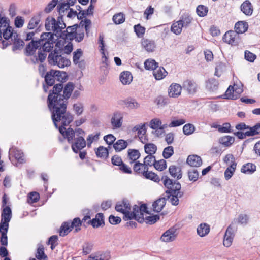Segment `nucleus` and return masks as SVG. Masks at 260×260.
Masks as SVG:
<instances>
[{"mask_svg":"<svg viewBox=\"0 0 260 260\" xmlns=\"http://www.w3.org/2000/svg\"><path fill=\"white\" fill-rule=\"evenodd\" d=\"M74 89V83L70 82L64 86L62 83L56 84L49 90L47 103L55 127H57V121L67 125L70 124L74 119L73 115L67 111L68 100Z\"/></svg>","mask_w":260,"mask_h":260,"instance_id":"f257e3e1","label":"nucleus"},{"mask_svg":"<svg viewBox=\"0 0 260 260\" xmlns=\"http://www.w3.org/2000/svg\"><path fill=\"white\" fill-rule=\"evenodd\" d=\"M69 124L63 125L61 121H57V127L60 133L65 138H67L68 143H72V141L78 140V137L85 136V132L80 128H76L74 130L72 128L69 127L66 129V126Z\"/></svg>","mask_w":260,"mask_h":260,"instance_id":"f03ea898","label":"nucleus"},{"mask_svg":"<svg viewBox=\"0 0 260 260\" xmlns=\"http://www.w3.org/2000/svg\"><path fill=\"white\" fill-rule=\"evenodd\" d=\"M63 51L55 48L53 52H51L48 55V60L49 64L56 65L60 68H63L70 65V61L62 56Z\"/></svg>","mask_w":260,"mask_h":260,"instance_id":"7ed1b4c3","label":"nucleus"},{"mask_svg":"<svg viewBox=\"0 0 260 260\" xmlns=\"http://www.w3.org/2000/svg\"><path fill=\"white\" fill-rule=\"evenodd\" d=\"M45 28L47 30H52L56 35L66 27V23L62 20V16H59L57 20L53 17H48L46 19Z\"/></svg>","mask_w":260,"mask_h":260,"instance_id":"20e7f679","label":"nucleus"},{"mask_svg":"<svg viewBox=\"0 0 260 260\" xmlns=\"http://www.w3.org/2000/svg\"><path fill=\"white\" fill-rule=\"evenodd\" d=\"M40 49L44 52H50L53 48L55 43L53 34L46 32L42 34L39 39Z\"/></svg>","mask_w":260,"mask_h":260,"instance_id":"39448f33","label":"nucleus"},{"mask_svg":"<svg viewBox=\"0 0 260 260\" xmlns=\"http://www.w3.org/2000/svg\"><path fill=\"white\" fill-rule=\"evenodd\" d=\"M161 180L163 181L165 186L167 188L165 192L168 193H173L174 190L176 189L175 187L177 184L180 186L179 191L181 188V184L177 181H173L172 179H170L167 176L164 175L162 176Z\"/></svg>","mask_w":260,"mask_h":260,"instance_id":"423d86ee","label":"nucleus"},{"mask_svg":"<svg viewBox=\"0 0 260 260\" xmlns=\"http://www.w3.org/2000/svg\"><path fill=\"white\" fill-rule=\"evenodd\" d=\"M223 40L229 44L236 46L240 42V38L239 35L235 31L230 30L224 35Z\"/></svg>","mask_w":260,"mask_h":260,"instance_id":"0eeeda50","label":"nucleus"},{"mask_svg":"<svg viewBox=\"0 0 260 260\" xmlns=\"http://www.w3.org/2000/svg\"><path fill=\"white\" fill-rule=\"evenodd\" d=\"M77 24L68 26L65 30L61 29V31L58 34V36L65 40L72 41L73 40V38H75L74 34L77 31Z\"/></svg>","mask_w":260,"mask_h":260,"instance_id":"6e6552de","label":"nucleus"},{"mask_svg":"<svg viewBox=\"0 0 260 260\" xmlns=\"http://www.w3.org/2000/svg\"><path fill=\"white\" fill-rule=\"evenodd\" d=\"M182 88L189 95L193 96L198 91V85L194 81L186 79L182 83Z\"/></svg>","mask_w":260,"mask_h":260,"instance_id":"1a4fd4ad","label":"nucleus"},{"mask_svg":"<svg viewBox=\"0 0 260 260\" xmlns=\"http://www.w3.org/2000/svg\"><path fill=\"white\" fill-rule=\"evenodd\" d=\"M45 84H43V87L45 92L48 91V87L54 85L55 81L56 80L55 76L54 70H51L47 72L44 75Z\"/></svg>","mask_w":260,"mask_h":260,"instance_id":"9d476101","label":"nucleus"},{"mask_svg":"<svg viewBox=\"0 0 260 260\" xmlns=\"http://www.w3.org/2000/svg\"><path fill=\"white\" fill-rule=\"evenodd\" d=\"M235 236L233 222L229 225L224 236L223 245L226 247H230L233 242Z\"/></svg>","mask_w":260,"mask_h":260,"instance_id":"9b49d317","label":"nucleus"},{"mask_svg":"<svg viewBox=\"0 0 260 260\" xmlns=\"http://www.w3.org/2000/svg\"><path fill=\"white\" fill-rule=\"evenodd\" d=\"M180 186L177 184L176 189L174 190L173 193L167 194V199H170V202L172 205L177 206L179 204V198L183 196V192L179 191Z\"/></svg>","mask_w":260,"mask_h":260,"instance_id":"f8f14e48","label":"nucleus"},{"mask_svg":"<svg viewBox=\"0 0 260 260\" xmlns=\"http://www.w3.org/2000/svg\"><path fill=\"white\" fill-rule=\"evenodd\" d=\"M38 49H40V45L39 43V40L35 41L32 40L26 46L24 50V53L26 56H32L33 55L36 51Z\"/></svg>","mask_w":260,"mask_h":260,"instance_id":"ddd939ff","label":"nucleus"},{"mask_svg":"<svg viewBox=\"0 0 260 260\" xmlns=\"http://www.w3.org/2000/svg\"><path fill=\"white\" fill-rule=\"evenodd\" d=\"M176 230L174 228H170L165 232L160 238L161 241L164 242H170L174 241L176 238L177 234Z\"/></svg>","mask_w":260,"mask_h":260,"instance_id":"4468645a","label":"nucleus"},{"mask_svg":"<svg viewBox=\"0 0 260 260\" xmlns=\"http://www.w3.org/2000/svg\"><path fill=\"white\" fill-rule=\"evenodd\" d=\"M182 86L176 83H172L168 89V94L170 97L176 98L181 95Z\"/></svg>","mask_w":260,"mask_h":260,"instance_id":"2eb2a0df","label":"nucleus"},{"mask_svg":"<svg viewBox=\"0 0 260 260\" xmlns=\"http://www.w3.org/2000/svg\"><path fill=\"white\" fill-rule=\"evenodd\" d=\"M72 144V149L73 151L77 153L79 151L82 150L86 146V141L84 137L81 136L78 137V140L75 141H72V143H70Z\"/></svg>","mask_w":260,"mask_h":260,"instance_id":"dca6fc26","label":"nucleus"},{"mask_svg":"<svg viewBox=\"0 0 260 260\" xmlns=\"http://www.w3.org/2000/svg\"><path fill=\"white\" fill-rule=\"evenodd\" d=\"M123 219L125 221L134 219L140 223H143L144 221V218L139 217L136 210H134V207L132 212H130L129 210H127L125 212V213H123Z\"/></svg>","mask_w":260,"mask_h":260,"instance_id":"f3484780","label":"nucleus"},{"mask_svg":"<svg viewBox=\"0 0 260 260\" xmlns=\"http://www.w3.org/2000/svg\"><path fill=\"white\" fill-rule=\"evenodd\" d=\"M122 114L120 112H116L114 113L111 120V124L113 128H120L122 125Z\"/></svg>","mask_w":260,"mask_h":260,"instance_id":"a211bd4d","label":"nucleus"},{"mask_svg":"<svg viewBox=\"0 0 260 260\" xmlns=\"http://www.w3.org/2000/svg\"><path fill=\"white\" fill-rule=\"evenodd\" d=\"M13 47L12 50L15 52L17 50H21L24 46V42L23 40L21 39L19 35L17 33L14 34L13 36Z\"/></svg>","mask_w":260,"mask_h":260,"instance_id":"6ab92c4d","label":"nucleus"},{"mask_svg":"<svg viewBox=\"0 0 260 260\" xmlns=\"http://www.w3.org/2000/svg\"><path fill=\"white\" fill-rule=\"evenodd\" d=\"M130 203L127 199H123L121 202H118L115 206V210L123 214L125 213L126 211L130 210Z\"/></svg>","mask_w":260,"mask_h":260,"instance_id":"aec40b11","label":"nucleus"},{"mask_svg":"<svg viewBox=\"0 0 260 260\" xmlns=\"http://www.w3.org/2000/svg\"><path fill=\"white\" fill-rule=\"evenodd\" d=\"M143 47L148 52H153L156 48L155 41L148 39H143L141 42Z\"/></svg>","mask_w":260,"mask_h":260,"instance_id":"412c9836","label":"nucleus"},{"mask_svg":"<svg viewBox=\"0 0 260 260\" xmlns=\"http://www.w3.org/2000/svg\"><path fill=\"white\" fill-rule=\"evenodd\" d=\"M88 224H90L93 228H98L104 225V215L103 213H98L95 217L87 222Z\"/></svg>","mask_w":260,"mask_h":260,"instance_id":"4be33fe9","label":"nucleus"},{"mask_svg":"<svg viewBox=\"0 0 260 260\" xmlns=\"http://www.w3.org/2000/svg\"><path fill=\"white\" fill-rule=\"evenodd\" d=\"M241 11L247 16H251L253 11V6L249 1L246 0L241 4Z\"/></svg>","mask_w":260,"mask_h":260,"instance_id":"5701e85b","label":"nucleus"},{"mask_svg":"<svg viewBox=\"0 0 260 260\" xmlns=\"http://www.w3.org/2000/svg\"><path fill=\"white\" fill-rule=\"evenodd\" d=\"M187 163L193 167H199L202 164L201 158L196 155H191L188 156Z\"/></svg>","mask_w":260,"mask_h":260,"instance_id":"b1692460","label":"nucleus"},{"mask_svg":"<svg viewBox=\"0 0 260 260\" xmlns=\"http://www.w3.org/2000/svg\"><path fill=\"white\" fill-rule=\"evenodd\" d=\"M169 172L171 176L177 180L182 178V173L181 169L179 166L171 165L169 168Z\"/></svg>","mask_w":260,"mask_h":260,"instance_id":"393cba45","label":"nucleus"},{"mask_svg":"<svg viewBox=\"0 0 260 260\" xmlns=\"http://www.w3.org/2000/svg\"><path fill=\"white\" fill-rule=\"evenodd\" d=\"M9 153L13 155L16 159L20 163H23L24 161L23 152L15 147H12L10 149Z\"/></svg>","mask_w":260,"mask_h":260,"instance_id":"a878e982","label":"nucleus"},{"mask_svg":"<svg viewBox=\"0 0 260 260\" xmlns=\"http://www.w3.org/2000/svg\"><path fill=\"white\" fill-rule=\"evenodd\" d=\"M166 198L164 197L156 200L152 205L153 211L156 212H160L166 205Z\"/></svg>","mask_w":260,"mask_h":260,"instance_id":"bb28decb","label":"nucleus"},{"mask_svg":"<svg viewBox=\"0 0 260 260\" xmlns=\"http://www.w3.org/2000/svg\"><path fill=\"white\" fill-rule=\"evenodd\" d=\"M248 28V23L243 21H238L235 25V31L238 35L245 32Z\"/></svg>","mask_w":260,"mask_h":260,"instance_id":"cd10ccee","label":"nucleus"},{"mask_svg":"<svg viewBox=\"0 0 260 260\" xmlns=\"http://www.w3.org/2000/svg\"><path fill=\"white\" fill-rule=\"evenodd\" d=\"M197 231L200 237H204L209 233L210 226L206 223H202L198 226Z\"/></svg>","mask_w":260,"mask_h":260,"instance_id":"c85d7f7f","label":"nucleus"},{"mask_svg":"<svg viewBox=\"0 0 260 260\" xmlns=\"http://www.w3.org/2000/svg\"><path fill=\"white\" fill-rule=\"evenodd\" d=\"M192 19V18L189 13H185L181 16L179 21L181 22L183 27L186 28L191 23Z\"/></svg>","mask_w":260,"mask_h":260,"instance_id":"c756f323","label":"nucleus"},{"mask_svg":"<svg viewBox=\"0 0 260 260\" xmlns=\"http://www.w3.org/2000/svg\"><path fill=\"white\" fill-rule=\"evenodd\" d=\"M128 158L130 160V164L137 161L140 158L141 154L139 150L136 149H129L128 150Z\"/></svg>","mask_w":260,"mask_h":260,"instance_id":"7c9ffc66","label":"nucleus"},{"mask_svg":"<svg viewBox=\"0 0 260 260\" xmlns=\"http://www.w3.org/2000/svg\"><path fill=\"white\" fill-rule=\"evenodd\" d=\"M120 80L123 84H129L132 81L133 77L129 72L123 71L120 74Z\"/></svg>","mask_w":260,"mask_h":260,"instance_id":"2f4dec72","label":"nucleus"},{"mask_svg":"<svg viewBox=\"0 0 260 260\" xmlns=\"http://www.w3.org/2000/svg\"><path fill=\"white\" fill-rule=\"evenodd\" d=\"M123 102L125 107L129 109H136L140 107V104L134 99L128 98Z\"/></svg>","mask_w":260,"mask_h":260,"instance_id":"473e14b6","label":"nucleus"},{"mask_svg":"<svg viewBox=\"0 0 260 260\" xmlns=\"http://www.w3.org/2000/svg\"><path fill=\"white\" fill-rule=\"evenodd\" d=\"M167 74L165 69L161 67H158L155 70H153V75L156 80H161L163 79Z\"/></svg>","mask_w":260,"mask_h":260,"instance_id":"72a5a7b5","label":"nucleus"},{"mask_svg":"<svg viewBox=\"0 0 260 260\" xmlns=\"http://www.w3.org/2000/svg\"><path fill=\"white\" fill-rule=\"evenodd\" d=\"M127 145L128 144L126 141L120 139L113 144V148L116 152H120L125 149Z\"/></svg>","mask_w":260,"mask_h":260,"instance_id":"f704fd0d","label":"nucleus"},{"mask_svg":"<svg viewBox=\"0 0 260 260\" xmlns=\"http://www.w3.org/2000/svg\"><path fill=\"white\" fill-rule=\"evenodd\" d=\"M256 170V166L252 163H247L244 165L241 169L242 173L250 174L254 173Z\"/></svg>","mask_w":260,"mask_h":260,"instance_id":"c9c22d12","label":"nucleus"},{"mask_svg":"<svg viewBox=\"0 0 260 260\" xmlns=\"http://www.w3.org/2000/svg\"><path fill=\"white\" fill-rule=\"evenodd\" d=\"M12 218V211L9 206H6L3 210L1 215V220L10 222Z\"/></svg>","mask_w":260,"mask_h":260,"instance_id":"e433bc0d","label":"nucleus"},{"mask_svg":"<svg viewBox=\"0 0 260 260\" xmlns=\"http://www.w3.org/2000/svg\"><path fill=\"white\" fill-rule=\"evenodd\" d=\"M70 223L68 222H64L61 225L59 230V235L64 237L68 235L72 231Z\"/></svg>","mask_w":260,"mask_h":260,"instance_id":"4c0bfd02","label":"nucleus"},{"mask_svg":"<svg viewBox=\"0 0 260 260\" xmlns=\"http://www.w3.org/2000/svg\"><path fill=\"white\" fill-rule=\"evenodd\" d=\"M148 169L149 168H147V170L145 169L143 176L146 179H150L156 182H159L160 179L158 176L152 171H149Z\"/></svg>","mask_w":260,"mask_h":260,"instance_id":"58836bf2","label":"nucleus"},{"mask_svg":"<svg viewBox=\"0 0 260 260\" xmlns=\"http://www.w3.org/2000/svg\"><path fill=\"white\" fill-rule=\"evenodd\" d=\"M218 82L215 79L212 78L209 79L207 82H206V88L210 91H216L218 87Z\"/></svg>","mask_w":260,"mask_h":260,"instance_id":"ea45409f","label":"nucleus"},{"mask_svg":"<svg viewBox=\"0 0 260 260\" xmlns=\"http://www.w3.org/2000/svg\"><path fill=\"white\" fill-rule=\"evenodd\" d=\"M156 161L155 157L153 155L148 154L144 159L143 164L145 166V169L147 170L149 167L154 166Z\"/></svg>","mask_w":260,"mask_h":260,"instance_id":"a19ab883","label":"nucleus"},{"mask_svg":"<svg viewBox=\"0 0 260 260\" xmlns=\"http://www.w3.org/2000/svg\"><path fill=\"white\" fill-rule=\"evenodd\" d=\"M237 166V163L233 162L231 165L225 170L224 172V177L226 180L230 179L233 176Z\"/></svg>","mask_w":260,"mask_h":260,"instance_id":"79ce46f5","label":"nucleus"},{"mask_svg":"<svg viewBox=\"0 0 260 260\" xmlns=\"http://www.w3.org/2000/svg\"><path fill=\"white\" fill-rule=\"evenodd\" d=\"M223 96L225 99L236 100L238 98V95L234 94V87L233 86L229 87Z\"/></svg>","mask_w":260,"mask_h":260,"instance_id":"37998d69","label":"nucleus"},{"mask_svg":"<svg viewBox=\"0 0 260 260\" xmlns=\"http://www.w3.org/2000/svg\"><path fill=\"white\" fill-rule=\"evenodd\" d=\"M134 210L137 211L139 217L144 218V213H148L147 211V207L146 204H143L140 205H135L134 206Z\"/></svg>","mask_w":260,"mask_h":260,"instance_id":"c03bdc74","label":"nucleus"},{"mask_svg":"<svg viewBox=\"0 0 260 260\" xmlns=\"http://www.w3.org/2000/svg\"><path fill=\"white\" fill-rule=\"evenodd\" d=\"M2 30L3 31V37L6 40H9L10 38H12V39H13V36L14 35V34L16 33L13 32V28L9 26V25L6 27H4V29H2Z\"/></svg>","mask_w":260,"mask_h":260,"instance_id":"a18cd8bd","label":"nucleus"},{"mask_svg":"<svg viewBox=\"0 0 260 260\" xmlns=\"http://www.w3.org/2000/svg\"><path fill=\"white\" fill-rule=\"evenodd\" d=\"M235 141L234 137L230 136H225L221 137L219 139V142L222 145L229 147L231 146Z\"/></svg>","mask_w":260,"mask_h":260,"instance_id":"49530a36","label":"nucleus"},{"mask_svg":"<svg viewBox=\"0 0 260 260\" xmlns=\"http://www.w3.org/2000/svg\"><path fill=\"white\" fill-rule=\"evenodd\" d=\"M54 72L56 81L60 82V83L63 84V82L67 79L68 75L65 72L54 70Z\"/></svg>","mask_w":260,"mask_h":260,"instance_id":"de8ad7c7","label":"nucleus"},{"mask_svg":"<svg viewBox=\"0 0 260 260\" xmlns=\"http://www.w3.org/2000/svg\"><path fill=\"white\" fill-rule=\"evenodd\" d=\"M144 150L146 153L153 155L157 151V146L153 143H147L144 146Z\"/></svg>","mask_w":260,"mask_h":260,"instance_id":"09e8293b","label":"nucleus"},{"mask_svg":"<svg viewBox=\"0 0 260 260\" xmlns=\"http://www.w3.org/2000/svg\"><path fill=\"white\" fill-rule=\"evenodd\" d=\"M133 170L136 174H142L143 175L145 171V166L143 163L137 161L134 165Z\"/></svg>","mask_w":260,"mask_h":260,"instance_id":"8fccbe9b","label":"nucleus"},{"mask_svg":"<svg viewBox=\"0 0 260 260\" xmlns=\"http://www.w3.org/2000/svg\"><path fill=\"white\" fill-rule=\"evenodd\" d=\"M41 19L40 16L33 17L29 22L28 24V28L29 29H33L39 26Z\"/></svg>","mask_w":260,"mask_h":260,"instance_id":"3c124183","label":"nucleus"},{"mask_svg":"<svg viewBox=\"0 0 260 260\" xmlns=\"http://www.w3.org/2000/svg\"><path fill=\"white\" fill-rule=\"evenodd\" d=\"M196 129L194 125L191 123L185 124L183 127V133L186 136L192 134Z\"/></svg>","mask_w":260,"mask_h":260,"instance_id":"603ef678","label":"nucleus"},{"mask_svg":"<svg viewBox=\"0 0 260 260\" xmlns=\"http://www.w3.org/2000/svg\"><path fill=\"white\" fill-rule=\"evenodd\" d=\"M125 15L122 13H118L113 15L112 20L115 24H120L125 21Z\"/></svg>","mask_w":260,"mask_h":260,"instance_id":"864d4df0","label":"nucleus"},{"mask_svg":"<svg viewBox=\"0 0 260 260\" xmlns=\"http://www.w3.org/2000/svg\"><path fill=\"white\" fill-rule=\"evenodd\" d=\"M96 156L98 157L106 158L108 156V149L103 146H100L95 151Z\"/></svg>","mask_w":260,"mask_h":260,"instance_id":"5fc2aeb1","label":"nucleus"},{"mask_svg":"<svg viewBox=\"0 0 260 260\" xmlns=\"http://www.w3.org/2000/svg\"><path fill=\"white\" fill-rule=\"evenodd\" d=\"M73 109L76 115L78 116L81 115L84 111V106L82 103L78 102L73 106Z\"/></svg>","mask_w":260,"mask_h":260,"instance_id":"6e6d98bb","label":"nucleus"},{"mask_svg":"<svg viewBox=\"0 0 260 260\" xmlns=\"http://www.w3.org/2000/svg\"><path fill=\"white\" fill-rule=\"evenodd\" d=\"M145 68L147 70H155L158 66V63L154 59H147L144 62Z\"/></svg>","mask_w":260,"mask_h":260,"instance_id":"4d7b16f0","label":"nucleus"},{"mask_svg":"<svg viewBox=\"0 0 260 260\" xmlns=\"http://www.w3.org/2000/svg\"><path fill=\"white\" fill-rule=\"evenodd\" d=\"M183 25L179 21L174 23L171 28V31L176 35H179L182 31Z\"/></svg>","mask_w":260,"mask_h":260,"instance_id":"13d9d810","label":"nucleus"},{"mask_svg":"<svg viewBox=\"0 0 260 260\" xmlns=\"http://www.w3.org/2000/svg\"><path fill=\"white\" fill-rule=\"evenodd\" d=\"M36 257L39 260H45L47 258V256L44 253V247L43 245H41L38 247Z\"/></svg>","mask_w":260,"mask_h":260,"instance_id":"bf43d9fd","label":"nucleus"},{"mask_svg":"<svg viewBox=\"0 0 260 260\" xmlns=\"http://www.w3.org/2000/svg\"><path fill=\"white\" fill-rule=\"evenodd\" d=\"M208 12V9L204 5H199L196 9V12L200 17H204L207 15Z\"/></svg>","mask_w":260,"mask_h":260,"instance_id":"052dcab7","label":"nucleus"},{"mask_svg":"<svg viewBox=\"0 0 260 260\" xmlns=\"http://www.w3.org/2000/svg\"><path fill=\"white\" fill-rule=\"evenodd\" d=\"M110 257L109 253H103L95 256L90 255L89 258L91 260H108Z\"/></svg>","mask_w":260,"mask_h":260,"instance_id":"680f3d73","label":"nucleus"},{"mask_svg":"<svg viewBox=\"0 0 260 260\" xmlns=\"http://www.w3.org/2000/svg\"><path fill=\"white\" fill-rule=\"evenodd\" d=\"M174 154V148L172 146H168L166 147L163 151L162 155L166 159L171 157Z\"/></svg>","mask_w":260,"mask_h":260,"instance_id":"e2e57ef3","label":"nucleus"},{"mask_svg":"<svg viewBox=\"0 0 260 260\" xmlns=\"http://www.w3.org/2000/svg\"><path fill=\"white\" fill-rule=\"evenodd\" d=\"M155 102L159 107H163L169 103V99L163 96H159L156 99Z\"/></svg>","mask_w":260,"mask_h":260,"instance_id":"0e129e2a","label":"nucleus"},{"mask_svg":"<svg viewBox=\"0 0 260 260\" xmlns=\"http://www.w3.org/2000/svg\"><path fill=\"white\" fill-rule=\"evenodd\" d=\"M155 168L160 171H163L167 168L166 161L164 159H161L155 161L154 166Z\"/></svg>","mask_w":260,"mask_h":260,"instance_id":"69168bd1","label":"nucleus"},{"mask_svg":"<svg viewBox=\"0 0 260 260\" xmlns=\"http://www.w3.org/2000/svg\"><path fill=\"white\" fill-rule=\"evenodd\" d=\"M58 10V12L59 13V16H62L63 17L64 12L66 10H67L69 9V4L67 3L63 2L59 4L57 7Z\"/></svg>","mask_w":260,"mask_h":260,"instance_id":"338daca9","label":"nucleus"},{"mask_svg":"<svg viewBox=\"0 0 260 260\" xmlns=\"http://www.w3.org/2000/svg\"><path fill=\"white\" fill-rule=\"evenodd\" d=\"M188 175L189 179L190 181H196L199 177V173L196 169H192L188 171Z\"/></svg>","mask_w":260,"mask_h":260,"instance_id":"774afa93","label":"nucleus"}]
</instances>
